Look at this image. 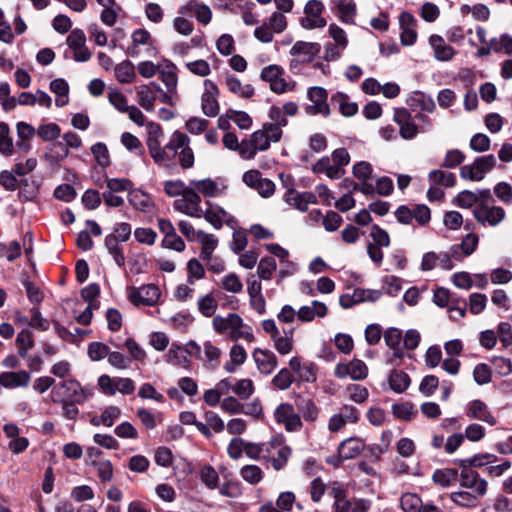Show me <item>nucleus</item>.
Instances as JSON below:
<instances>
[{
    "label": "nucleus",
    "mask_w": 512,
    "mask_h": 512,
    "mask_svg": "<svg viewBox=\"0 0 512 512\" xmlns=\"http://www.w3.org/2000/svg\"><path fill=\"white\" fill-rule=\"evenodd\" d=\"M164 191L169 197H178L173 207L185 215L201 218L202 208L200 207L201 197L191 187H187L181 180H169L164 183Z\"/></svg>",
    "instance_id": "f257e3e1"
},
{
    "label": "nucleus",
    "mask_w": 512,
    "mask_h": 512,
    "mask_svg": "<svg viewBox=\"0 0 512 512\" xmlns=\"http://www.w3.org/2000/svg\"><path fill=\"white\" fill-rule=\"evenodd\" d=\"M92 389L82 387L75 379H68L54 386L51 391L52 401H73L83 404L92 396Z\"/></svg>",
    "instance_id": "f03ea898"
},
{
    "label": "nucleus",
    "mask_w": 512,
    "mask_h": 512,
    "mask_svg": "<svg viewBox=\"0 0 512 512\" xmlns=\"http://www.w3.org/2000/svg\"><path fill=\"white\" fill-rule=\"evenodd\" d=\"M496 163L493 154L477 157L472 164L460 168V176L470 181H481L496 166Z\"/></svg>",
    "instance_id": "7ed1b4c3"
},
{
    "label": "nucleus",
    "mask_w": 512,
    "mask_h": 512,
    "mask_svg": "<svg viewBox=\"0 0 512 512\" xmlns=\"http://www.w3.org/2000/svg\"><path fill=\"white\" fill-rule=\"evenodd\" d=\"M284 69L276 64L264 67L261 71L260 78L270 84V89L276 94H283L287 91L295 89V82H287L284 78Z\"/></svg>",
    "instance_id": "20e7f679"
},
{
    "label": "nucleus",
    "mask_w": 512,
    "mask_h": 512,
    "mask_svg": "<svg viewBox=\"0 0 512 512\" xmlns=\"http://www.w3.org/2000/svg\"><path fill=\"white\" fill-rule=\"evenodd\" d=\"M307 97L312 103L305 107L307 115H322L323 117H328L331 114V110L327 102L328 93L326 89L320 86L310 87L307 91Z\"/></svg>",
    "instance_id": "39448f33"
},
{
    "label": "nucleus",
    "mask_w": 512,
    "mask_h": 512,
    "mask_svg": "<svg viewBox=\"0 0 512 512\" xmlns=\"http://www.w3.org/2000/svg\"><path fill=\"white\" fill-rule=\"evenodd\" d=\"M324 5L319 0H309L304 7L305 16L300 19L303 28L311 30L315 28H323L327 22L322 17Z\"/></svg>",
    "instance_id": "423d86ee"
},
{
    "label": "nucleus",
    "mask_w": 512,
    "mask_h": 512,
    "mask_svg": "<svg viewBox=\"0 0 512 512\" xmlns=\"http://www.w3.org/2000/svg\"><path fill=\"white\" fill-rule=\"evenodd\" d=\"M393 119L399 126L400 136L405 140H412L421 132L412 114L406 108H395Z\"/></svg>",
    "instance_id": "0eeeda50"
},
{
    "label": "nucleus",
    "mask_w": 512,
    "mask_h": 512,
    "mask_svg": "<svg viewBox=\"0 0 512 512\" xmlns=\"http://www.w3.org/2000/svg\"><path fill=\"white\" fill-rule=\"evenodd\" d=\"M505 215L502 207L489 206L487 203H480L473 210V216L483 226H497L504 220Z\"/></svg>",
    "instance_id": "6e6552de"
},
{
    "label": "nucleus",
    "mask_w": 512,
    "mask_h": 512,
    "mask_svg": "<svg viewBox=\"0 0 512 512\" xmlns=\"http://www.w3.org/2000/svg\"><path fill=\"white\" fill-rule=\"evenodd\" d=\"M282 134V129L277 125L264 124L262 129L253 132L251 140L258 151H265L269 149L271 142H279Z\"/></svg>",
    "instance_id": "1a4fd4ad"
},
{
    "label": "nucleus",
    "mask_w": 512,
    "mask_h": 512,
    "mask_svg": "<svg viewBox=\"0 0 512 512\" xmlns=\"http://www.w3.org/2000/svg\"><path fill=\"white\" fill-rule=\"evenodd\" d=\"M275 420L283 424L288 432H296L301 430L303 424L301 417L294 410L292 404L281 403L274 412Z\"/></svg>",
    "instance_id": "9d476101"
},
{
    "label": "nucleus",
    "mask_w": 512,
    "mask_h": 512,
    "mask_svg": "<svg viewBox=\"0 0 512 512\" xmlns=\"http://www.w3.org/2000/svg\"><path fill=\"white\" fill-rule=\"evenodd\" d=\"M219 89L210 79L204 81V92L201 96V108L208 117H215L219 113Z\"/></svg>",
    "instance_id": "9b49d317"
},
{
    "label": "nucleus",
    "mask_w": 512,
    "mask_h": 512,
    "mask_svg": "<svg viewBox=\"0 0 512 512\" xmlns=\"http://www.w3.org/2000/svg\"><path fill=\"white\" fill-rule=\"evenodd\" d=\"M321 46L316 42L297 41L290 49L292 56H297L298 59H293L290 66L296 67L298 63H309L319 54Z\"/></svg>",
    "instance_id": "f8f14e48"
},
{
    "label": "nucleus",
    "mask_w": 512,
    "mask_h": 512,
    "mask_svg": "<svg viewBox=\"0 0 512 512\" xmlns=\"http://www.w3.org/2000/svg\"><path fill=\"white\" fill-rule=\"evenodd\" d=\"M160 297V289L154 284L141 286L139 289L133 288L129 293V300L136 306H154Z\"/></svg>",
    "instance_id": "ddd939ff"
},
{
    "label": "nucleus",
    "mask_w": 512,
    "mask_h": 512,
    "mask_svg": "<svg viewBox=\"0 0 512 512\" xmlns=\"http://www.w3.org/2000/svg\"><path fill=\"white\" fill-rule=\"evenodd\" d=\"M334 373L338 378L350 377L356 381L363 380L368 375V367L362 360L353 359L349 363L337 364Z\"/></svg>",
    "instance_id": "4468645a"
},
{
    "label": "nucleus",
    "mask_w": 512,
    "mask_h": 512,
    "mask_svg": "<svg viewBox=\"0 0 512 512\" xmlns=\"http://www.w3.org/2000/svg\"><path fill=\"white\" fill-rule=\"evenodd\" d=\"M284 201L301 212L308 210L309 204H316L317 197L313 192H297L294 188H289L283 196Z\"/></svg>",
    "instance_id": "2eb2a0df"
},
{
    "label": "nucleus",
    "mask_w": 512,
    "mask_h": 512,
    "mask_svg": "<svg viewBox=\"0 0 512 512\" xmlns=\"http://www.w3.org/2000/svg\"><path fill=\"white\" fill-rule=\"evenodd\" d=\"M258 371L263 375H270L278 366L276 355L268 350L256 348L252 353Z\"/></svg>",
    "instance_id": "dca6fc26"
},
{
    "label": "nucleus",
    "mask_w": 512,
    "mask_h": 512,
    "mask_svg": "<svg viewBox=\"0 0 512 512\" xmlns=\"http://www.w3.org/2000/svg\"><path fill=\"white\" fill-rule=\"evenodd\" d=\"M158 91H161V87L155 82H151L149 85H141L137 89L139 105L148 112L154 111Z\"/></svg>",
    "instance_id": "f3484780"
},
{
    "label": "nucleus",
    "mask_w": 512,
    "mask_h": 512,
    "mask_svg": "<svg viewBox=\"0 0 512 512\" xmlns=\"http://www.w3.org/2000/svg\"><path fill=\"white\" fill-rule=\"evenodd\" d=\"M460 485L464 488L473 489L479 497L486 494L488 486L487 481L474 470H461Z\"/></svg>",
    "instance_id": "a211bd4d"
},
{
    "label": "nucleus",
    "mask_w": 512,
    "mask_h": 512,
    "mask_svg": "<svg viewBox=\"0 0 512 512\" xmlns=\"http://www.w3.org/2000/svg\"><path fill=\"white\" fill-rule=\"evenodd\" d=\"M466 415L470 419L483 421L490 426H494L497 423L495 416L491 413L488 406L479 399H475L469 403Z\"/></svg>",
    "instance_id": "6ab92c4d"
},
{
    "label": "nucleus",
    "mask_w": 512,
    "mask_h": 512,
    "mask_svg": "<svg viewBox=\"0 0 512 512\" xmlns=\"http://www.w3.org/2000/svg\"><path fill=\"white\" fill-rule=\"evenodd\" d=\"M399 24L402 30L400 35L402 45H413L417 39V32L415 30V18L408 12H402L399 17Z\"/></svg>",
    "instance_id": "aec40b11"
},
{
    "label": "nucleus",
    "mask_w": 512,
    "mask_h": 512,
    "mask_svg": "<svg viewBox=\"0 0 512 512\" xmlns=\"http://www.w3.org/2000/svg\"><path fill=\"white\" fill-rule=\"evenodd\" d=\"M429 44L433 49L434 57L438 61L446 62L453 59L456 54L454 48L446 44L444 38L433 34L429 37Z\"/></svg>",
    "instance_id": "412c9836"
},
{
    "label": "nucleus",
    "mask_w": 512,
    "mask_h": 512,
    "mask_svg": "<svg viewBox=\"0 0 512 512\" xmlns=\"http://www.w3.org/2000/svg\"><path fill=\"white\" fill-rule=\"evenodd\" d=\"M212 325L218 334H225L232 328H241L243 326V320L236 313H229L227 317L216 315L213 318Z\"/></svg>",
    "instance_id": "4be33fe9"
},
{
    "label": "nucleus",
    "mask_w": 512,
    "mask_h": 512,
    "mask_svg": "<svg viewBox=\"0 0 512 512\" xmlns=\"http://www.w3.org/2000/svg\"><path fill=\"white\" fill-rule=\"evenodd\" d=\"M189 144V138L186 134L175 131L170 139V141L162 147V150H164L167 157L164 158V164L167 166L176 156L177 150L181 147H184Z\"/></svg>",
    "instance_id": "5701e85b"
},
{
    "label": "nucleus",
    "mask_w": 512,
    "mask_h": 512,
    "mask_svg": "<svg viewBox=\"0 0 512 512\" xmlns=\"http://www.w3.org/2000/svg\"><path fill=\"white\" fill-rule=\"evenodd\" d=\"M31 376L28 371L19 370L16 372H2V386L6 389L27 387Z\"/></svg>",
    "instance_id": "b1692460"
},
{
    "label": "nucleus",
    "mask_w": 512,
    "mask_h": 512,
    "mask_svg": "<svg viewBox=\"0 0 512 512\" xmlns=\"http://www.w3.org/2000/svg\"><path fill=\"white\" fill-rule=\"evenodd\" d=\"M328 313L327 306L317 300L312 301L311 306H302L298 312L297 317L302 322H310L317 317H325Z\"/></svg>",
    "instance_id": "393cba45"
},
{
    "label": "nucleus",
    "mask_w": 512,
    "mask_h": 512,
    "mask_svg": "<svg viewBox=\"0 0 512 512\" xmlns=\"http://www.w3.org/2000/svg\"><path fill=\"white\" fill-rule=\"evenodd\" d=\"M366 448L364 441L358 437L344 440L339 446V455L343 459H352L358 456Z\"/></svg>",
    "instance_id": "a878e982"
},
{
    "label": "nucleus",
    "mask_w": 512,
    "mask_h": 512,
    "mask_svg": "<svg viewBox=\"0 0 512 512\" xmlns=\"http://www.w3.org/2000/svg\"><path fill=\"white\" fill-rule=\"evenodd\" d=\"M128 201L135 209L142 212H149L154 207L150 195L140 189H131Z\"/></svg>",
    "instance_id": "bb28decb"
},
{
    "label": "nucleus",
    "mask_w": 512,
    "mask_h": 512,
    "mask_svg": "<svg viewBox=\"0 0 512 512\" xmlns=\"http://www.w3.org/2000/svg\"><path fill=\"white\" fill-rule=\"evenodd\" d=\"M203 353L204 356H202L201 361H203L204 366L207 369L215 370L220 364L222 351L211 341H205L203 343Z\"/></svg>",
    "instance_id": "cd10ccee"
},
{
    "label": "nucleus",
    "mask_w": 512,
    "mask_h": 512,
    "mask_svg": "<svg viewBox=\"0 0 512 512\" xmlns=\"http://www.w3.org/2000/svg\"><path fill=\"white\" fill-rule=\"evenodd\" d=\"M119 242L121 241L118 240L116 234H108L104 239V246L113 257L115 263L122 268L125 266V256Z\"/></svg>",
    "instance_id": "c85d7f7f"
},
{
    "label": "nucleus",
    "mask_w": 512,
    "mask_h": 512,
    "mask_svg": "<svg viewBox=\"0 0 512 512\" xmlns=\"http://www.w3.org/2000/svg\"><path fill=\"white\" fill-rule=\"evenodd\" d=\"M295 403L298 412L302 415L305 421L315 422L317 420L319 409L312 399L299 396Z\"/></svg>",
    "instance_id": "c756f323"
},
{
    "label": "nucleus",
    "mask_w": 512,
    "mask_h": 512,
    "mask_svg": "<svg viewBox=\"0 0 512 512\" xmlns=\"http://www.w3.org/2000/svg\"><path fill=\"white\" fill-rule=\"evenodd\" d=\"M331 103L338 105L339 111L344 117H352L358 112L357 103L349 101V97L345 93L337 92L333 94Z\"/></svg>",
    "instance_id": "7c9ffc66"
},
{
    "label": "nucleus",
    "mask_w": 512,
    "mask_h": 512,
    "mask_svg": "<svg viewBox=\"0 0 512 512\" xmlns=\"http://www.w3.org/2000/svg\"><path fill=\"white\" fill-rule=\"evenodd\" d=\"M18 187V198L21 202L34 201L39 195V184L36 180L25 178Z\"/></svg>",
    "instance_id": "2f4dec72"
},
{
    "label": "nucleus",
    "mask_w": 512,
    "mask_h": 512,
    "mask_svg": "<svg viewBox=\"0 0 512 512\" xmlns=\"http://www.w3.org/2000/svg\"><path fill=\"white\" fill-rule=\"evenodd\" d=\"M225 85L230 92L242 98H250L254 95V88L252 85H243L241 81L233 75H228L225 78Z\"/></svg>",
    "instance_id": "473e14b6"
},
{
    "label": "nucleus",
    "mask_w": 512,
    "mask_h": 512,
    "mask_svg": "<svg viewBox=\"0 0 512 512\" xmlns=\"http://www.w3.org/2000/svg\"><path fill=\"white\" fill-rule=\"evenodd\" d=\"M383 337L386 345L394 350V357L401 358L403 356V352L400 349V343L403 340L402 331L398 328L390 327L386 329Z\"/></svg>",
    "instance_id": "72a5a7b5"
},
{
    "label": "nucleus",
    "mask_w": 512,
    "mask_h": 512,
    "mask_svg": "<svg viewBox=\"0 0 512 512\" xmlns=\"http://www.w3.org/2000/svg\"><path fill=\"white\" fill-rule=\"evenodd\" d=\"M197 240L201 244L200 258H210L218 245V239L202 230L197 231Z\"/></svg>",
    "instance_id": "f704fd0d"
},
{
    "label": "nucleus",
    "mask_w": 512,
    "mask_h": 512,
    "mask_svg": "<svg viewBox=\"0 0 512 512\" xmlns=\"http://www.w3.org/2000/svg\"><path fill=\"white\" fill-rule=\"evenodd\" d=\"M186 10L193 14L196 19L204 25H207L211 21V9L207 5L199 3L197 0L189 1L186 5Z\"/></svg>",
    "instance_id": "c9c22d12"
},
{
    "label": "nucleus",
    "mask_w": 512,
    "mask_h": 512,
    "mask_svg": "<svg viewBox=\"0 0 512 512\" xmlns=\"http://www.w3.org/2000/svg\"><path fill=\"white\" fill-rule=\"evenodd\" d=\"M388 382L391 390L396 393H403L410 385V377L402 370H392Z\"/></svg>",
    "instance_id": "e433bc0d"
},
{
    "label": "nucleus",
    "mask_w": 512,
    "mask_h": 512,
    "mask_svg": "<svg viewBox=\"0 0 512 512\" xmlns=\"http://www.w3.org/2000/svg\"><path fill=\"white\" fill-rule=\"evenodd\" d=\"M50 90L56 94L55 104L58 107H62L69 102V86L68 83L62 79L57 78L50 83Z\"/></svg>",
    "instance_id": "4c0bfd02"
},
{
    "label": "nucleus",
    "mask_w": 512,
    "mask_h": 512,
    "mask_svg": "<svg viewBox=\"0 0 512 512\" xmlns=\"http://www.w3.org/2000/svg\"><path fill=\"white\" fill-rule=\"evenodd\" d=\"M160 79L169 93H176L178 77L176 66L171 61H166L165 68L160 71Z\"/></svg>",
    "instance_id": "58836bf2"
},
{
    "label": "nucleus",
    "mask_w": 512,
    "mask_h": 512,
    "mask_svg": "<svg viewBox=\"0 0 512 512\" xmlns=\"http://www.w3.org/2000/svg\"><path fill=\"white\" fill-rule=\"evenodd\" d=\"M190 186L197 193L199 192L205 197H214L218 194L219 191L218 184L211 178L191 180Z\"/></svg>",
    "instance_id": "ea45409f"
},
{
    "label": "nucleus",
    "mask_w": 512,
    "mask_h": 512,
    "mask_svg": "<svg viewBox=\"0 0 512 512\" xmlns=\"http://www.w3.org/2000/svg\"><path fill=\"white\" fill-rule=\"evenodd\" d=\"M115 77L120 83H131L135 77V67L130 60H124L114 68Z\"/></svg>",
    "instance_id": "a19ab883"
},
{
    "label": "nucleus",
    "mask_w": 512,
    "mask_h": 512,
    "mask_svg": "<svg viewBox=\"0 0 512 512\" xmlns=\"http://www.w3.org/2000/svg\"><path fill=\"white\" fill-rule=\"evenodd\" d=\"M480 458H487L488 462H495L497 457L493 454L483 453L476 454L470 458L466 459H455L454 464L459 466L461 470H472L471 467H481L484 465L483 462H480Z\"/></svg>",
    "instance_id": "79ce46f5"
},
{
    "label": "nucleus",
    "mask_w": 512,
    "mask_h": 512,
    "mask_svg": "<svg viewBox=\"0 0 512 512\" xmlns=\"http://www.w3.org/2000/svg\"><path fill=\"white\" fill-rule=\"evenodd\" d=\"M167 361L173 365L188 368L190 361L185 355L184 349L178 344L173 343L167 352Z\"/></svg>",
    "instance_id": "37998d69"
},
{
    "label": "nucleus",
    "mask_w": 512,
    "mask_h": 512,
    "mask_svg": "<svg viewBox=\"0 0 512 512\" xmlns=\"http://www.w3.org/2000/svg\"><path fill=\"white\" fill-rule=\"evenodd\" d=\"M197 308L204 317L209 318L215 314L218 302L211 293H208L198 299Z\"/></svg>",
    "instance_id": "c03bdc74"
},
{
    "label": "nucleus",
    "mask_w": 512,
    "mask_h": 512,
    "mask_svg": "<svg viewBox=\"0 0 512 512\" xmlns=\"http://www.w3.org/2000/svg\"><path fill=\"white\" fill-rule=\"evenodd\" d=\"M428 178L435 185L453 187L456 184V176L454 173L443 171L440 169L430 171L428 174Z\"/></svg>",
    "instance_id": "a18cd8bd"
},
{
    "label": "nucleus",
    "mask_w": 512,
    "mask_h": 512,
    "mask_svg": "<svg viewBox=\"0 0 512 512\" xmlns=\"http://www.w3.org/2000/svg\"><path fill=\"white\" fill-rule=\"evenodd\" d=\"M294 381L295 377L290 369L282 368L272 378L271 382L276 389L284 391L289 389Z\"/></svg>",
    "instance_id": "49530a36"
},
{
    "label": "nucleus",
    "mask_w": 512,
    "mask_h": 512,
    "mask_svg": "<svg viewBox=\"0 0 512 512\" xmlns=\"http://www.w3.org/2000/svg\"><path fill=\"white\" fill-rule=\"evenodd\" d=\"M16 344L18 346V354L22 358H26L28 351L34 346V339L31 331L27 329L21 330L16 337Z\"/></svg>",
    "instance_id": "de8ad7c7"
},
{
    "label": "nucleus",
    "mask_w": 512,
    "mask_h": 512,
    "mask_svg": "<svg viewBox=\"0 0 512 512\" xmlns=\"http://www.w3.org/2000/svg\"><path fill=\"white\" fill-rule=\"evenodd\" d=\"M458 479V471L456 469H437L433 475L432 480L442 487H448L452 482Z\"/></svg>",
    "instance_id": "09e8293b"
},
{
    "label": "nucleus",
    "mask_w": 512,
    "mask_h": 512,
    "mask_svg": "<svg viewBox=\"0 0 512 512\" xmlns=\"http://www.w3.org/2000/svg\"><path fill=\"white\" fill-rule=\"evenodd\" d=\"M478 495H474L467 491L452 492L450 499L458 506L473 508L478 505Z\"/></svg>",
    "instance_id": "8fccbe9b"
},
{
    "label": "nucleus",
    "mask_w": 512,
    "mask_h": 512,
    "mask_svg": "<svg viewBox=\"0 0 512 512\" xmlns=\"http://www.w3.org/2000/svg\"><path fill=\"white\" fill-rule=\"evenodd\" d=\"M9 131L8 125L0 122V153L4 156H11L14 153V144Z\"/></svg>",
    "instance_id": "3c124183"
},
{
    "label": "nucleus",
    "mask_w": 512,
    "mask_h": 512,
    "mask_svg": "<svg viewBox=\"0 0 512 512\" xmlns=\"http://www.w3.org/2000/svg\"><path fill=\"white\" fill-rule=\"evenodd\" d=\"M340 19L345 23H353L356 14V4L353 0H340L337 5Z\"/></svg>",
    "instance_id": "603ef678"
},
{
    "label": "nucleus",
    "mask_w": 512,
    "mask_h": 512,
    "mask_svg": "<svg viewBox=\"0 0 512 512\" xmlns=\"http://www.w3.org/2000/svg\"><path fill=\"white\" fill-rule=\"evenodd\" d=\"M400 503L404 512H421L422 510V500L414 493L403 494Z\"/></svg>",
    "instance_id": "864d4df0"
},
{
    "label": "nucleus",
    "mask_w": 512,
    "mask_h": 512,
    "mask_svg": "<svg viewBox=\"0 0 512 512\" xmlns=\"http://www.w3.org/2000/svg\"><path fill=\"white\" fill-rule=\"evenodd\" d=\"M226 215L227 212L221 207H216L215 209L210 208L205 212L202 211V217L217 230L222 228L223 218Z\"/></svg>",
    "instance_id": "5fc2aeb1"
},
{
    "label": "nucleus",
    "mask_w": 512,
    "mask_h": 512,
    "mask_svg": "<svg viewBox=\"0 0 512 512\" xmlns=\"http://www.w3.org/2000/svg\"><path fill=\"white\" fill-rule=\"evenodd\" d=\"M274 348L280 355H287L293 350V332H285V336H278L274 340Z\"/></svg>",
    "instance_id": "6e6d98bb"
},
{
    "label": "nucleus",
    "mask_w": 512,
    "mask_h": 512,
    "mask_svg": "<svg viewBox=\"0 0 512 512\" xmlns=\"http://www.w3.org/2000/svg\"><path fill=\"white\" fill-rule=\"evenodd\" d=\"M232 391L242 400L248 399L255 391L254 383L251 379L238 380L232 387Z\"/></svg>",
    "instance_id": "4d7b16f0"
},
{
    "label": "nucleus",
    "mask_w": 512,
    "mask_h": 512,
    "mask_svg": "<svg viewBox=\"0 0 512 512\" xmlns=\"http://www.w3.org/2000/svg\"><path fill=\"white\" fill-rule=\"evenodd\" d=\"M241 477L248 483L255 485L263 478V472L257 465H245L240 470Z\"/></svg>",
    "instance_id": "13d9d810"
},
{
    "label": "nucleus",
    "mask_w": 512,
    "mask_h": 512,
    "mask_svg": "<svg viewBox=\"0 0 512 512\" xmlns=\"http://www.w3.org/2000/svg\"><path fill=\"white\" fill-rule=\"evenodd\" d=\"M136 416L143 424V426L148 430L154 429L157 426V422H161L162 420L160 413L154 415L146 408L138 409L136 412Z\"/></svg>",
    "instance_id": "bf43d9fd"
},
{
    "label": "nucleus",
    "mask_w": 512,
    "mask_h": 512,
    "mask_svg": "<svg viewBox=\"0 0 512 512\" xmlns=\"http://www.w3.org/2000/svg\"><path fill=\"white\" fill-rule=\"evenodd\" d=\"M277 264L273 257H264L257 267V274L263 280H270L272 273L276 270Z\"/></svg>",
    "instance_id": "052dcab7"
},
{
    "label": "nucleus",
    "mask_w": 512,
    "mask_h": 512,
    "mask_svg": "<svg viewBox=\"0 0 512 512\" xmlns=\"http://www.w3.org/2000/svg\"><path fill=\"white\" fill-rule=\"evenodd\" d=\"M465 154L459 149L448 150L445 154L441 166L447 169H453L461 165L465 160Z\"/></svg>",
    "instance_id": "680f3d73"
},
{
    "label": "nucleus",
    "mask_w": 512,
    "mask_h": 512,
    "mask_svg": "<svg viewBox=\"0 0 512 512\" xmlns=\"http://www.w3.org/2000/svg\"><path fill=\"white\" fill-rule=\"evenodd\" d=\"M109 350V347L102 342H91L88 345L87 354L92 361L97 362L108 358Z\"/></svg>",
    "instance_id": "e2e57ef3"
},
{
    "label": "nucleus",
    "mask_w": 512,
    "mask_h": 512,
    "mask_svg": "<svg viewBox=\"0 0 512 512\" xmlns=\"http://www.w3.org/2000/svg\"><path fill=\"white\" fill-rule=\"evenodd\" d=\"M36 132L44 141H53L60 136L61 129L56 123H47L40 125Z\"/></svg>",
    "instance_id": "0e129e2a"
},
{
    "label": "nucleus",
    "mask_w": 512,
    "mask_h": 512,
    "mask_svg": "<svg viewBox=\"0 0 512 512\" xmlns=\"http://www.w3.org/2000/svg\"><path fill=\"white\" fill-rule=\"evenodd\" d=\"M411 106H418L422 111L433 112L435 109V102L430 97L422 92H415L411 98Z\"/></svg>",
    "instance_id": "69168bd1"
},
{
    "label": "nucleus",
    "mask_w": 512,
    "mask_h": 512,
    "mask_svg": "<svg viewBox=\"0 0 512 512\" xmlns=\"http://www.w3.org/2000/svg\"><path fill=\"white\" fill-rule=\"evenodd\" d=\"M91 152H92L96 162L101 167H107L110 165L109 152H108L107 146L104 143L98 142V143L94 144L91 147Z\"/></svg>",
    "instance_id": "338daca9"
},
{
    "label": "nucleus",
    "mask_w": 512,
    "mask_h": 512,
    "mask_svg": "<svg viewBox=\"0 0 512 512\" xmlns=\"http://www.w3.org/2000/svg\"><path fill=\"white\" fill-rule=\"evenodd\" d=\"M491 48L496 53L504 52L509 55L512 54V37L502 35L500 38H492Z\"/></svg>",
    "instance_id": "774afa93"
}]
</instances>
